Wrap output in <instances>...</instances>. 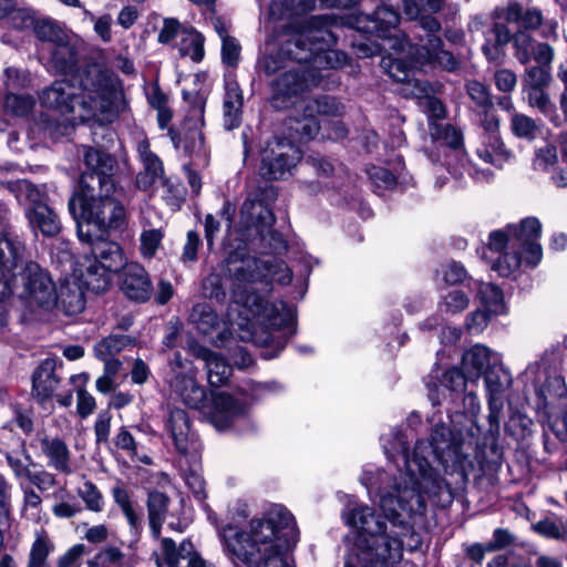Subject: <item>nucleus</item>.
I'll return each mask as SVG.
<instances>
[{"label":"nucleus","mask_w":567,"mask_h":567,"mask_svg":"<svg viewBox=\"0 0 567 567\" xmlns=\"http://www.w3.org/2000/svg\"><path fill=\"white\" fill-rule=\"evenodd\" d=\"M399 446L404 458L405 472L395 478L386 492L398 498V504L408 514H423L425 512L424 495L439 496L449 489L445 482L431 467L427 455L433 454L442 464L449 466L462 465L464 437L461 430L452 431L444 424H436L431 432V441H419L413 455L406 453V444L398 435Z\"/></svg>","instance_id":"1"},{"label":"nucleus","mask_w":567,"mask_h":567,"mask_svg":"<svg viewBox=\"0 0 567 567\" xmlns=\"http://www.w3.org/2000/svg\"><path fill=\"white\" fill-rule=\"evenodd\" d=\"M442 384L454 392L465 390L466 383L470 382L464 371L461 369H449L442 377Z\"/></svg>","instance_id":"60"},{"label":"nucleus","mask_w":567,"mask_h":567,"mask_svg":"<svg viewBox=\"0 0 567 567\" xmlns=\"http://www.w3.org/2000/svg\"><path fill=\"white\" fill-rule=\"evenodd\" d=\"M52 549L53 544L45 532L37 533L30 549L27 567H42Z\"/></svg>","instance_id":"41"},{"label":"nucleus","mask_w":567,"mask_h":567,"mask_svg":"<svg viewBox=\"0 0 567 567\" xmlns=\"http://www.w3.org/2000/svg\"><path fill=\"white\" fill-rule=\"evenodd\" d=\"M488 404V430L487 434L491 439L497 440L501 435V420L503 416L504 401L502 400H487Z\"/></svg>","instance_id":"49"},{"label":"nucleus","mask_w":567,"mask_h":567,"mask_svg":"<svg viewBox=\"0 0 567 567\" xmlns=\"http://www.w3.org/2000/svg\"><path fill=\"white\" fill-rule=\"evenodd\" d=\"M78 41L69 34L65 41H61L52 45L51 63L52 66L61 73H66L78 62Z\"/></svg>","instance_id":"32"},{"label":"nucleus","mask_w":567,"mask_h":567,"mask_svg":"<svg viewBox=\"0 0 567 567\" xmlns=\"http://www.w3.org/2000/svg\"><path fill=\"white\" fill-rule=\"evenodd\" d=\"M184 99L188 103L190 110L188 120L194 121V126L197 127L198 124H204V109H205V97L198 92H184Z\"/></svg>","instance_id":"54"},{"label":"nucleus","mask_w":567,"mask_h":567,"mask_svg":"<svg viewBox=\"0 0 567 567\" xmlns=\"http://www.w3.org/2000/svg\"><path fill=\"white\" fill-rule=\"evenodd\" d=\"M379 495L380 508L392 527L399 529L398 536H383L382 542L362 543L361 547H357V556L361 560L362 567H396L403 556L405 539L409 538L414 547L420 543L419 535L406 520V517L410 518L414 514L403 512L393 493L382 489Z\"/></svg>","instance_id":"6"},{"label":"nucleus","mask_w":567,"mask_h":567,"mask_svg":"<svg viewBox=\"0 0 567 567\" xmlns=\"http://www.w3.org/2000/svg\"><path fill=\"white\" fill-rule=\"evenodd\" d=\"M35 105V100L31 95L8 94L4 106L8 112L16 116H27Z\"/></svg>","instance_id":"47"},{"label":"nucleus","mask_w":567,"mask_h":567,"mask_svg":"<svg viewBox=\"0 0 567 567\" xmlns=\"http://www.w3.org/2000/svg\"><path fill=\"white\" fill-rule=\"evenodd\" d=\"M6 18L12 28L19 30L28 29L30 27L34 28L37 22L33 13L29 9L16 8V6L10 10Z\"/></svg>","instance_id":"58"},{"label":"nucleus","mask_w":567,"mask_h":567,"mask_svg":"<svg viewBox=\"0 0 567 567\" xmlns=\"http://www.w3.org/2000/svg\"><path fill=\"white\" fill-rule=\"evenodd\" d=\"M221 281V277L218 274L208 275L202 285L204 295L212 299L224 300L226 293Z\"/></svg>","instance_id":"63"},{"label":"nucleus","mask_w":567,"mask_h":567,"mask_svg":"<svg viewBox=\"0 0 567 567\" xmlns=\"http://www.w3.org/2000/svg\"><path fill=\"white\" fill-rule=\"evenodd\" d=\"M184 43H187V47L181 48V54L183 56H190V59L195 62L202 61L204 56V44L203 39L199 34H188L186 39L183 40Z\"/></svg>","instance_id":"61"},{"label":"nucleus","mask_w":567,"mask_h":567,"mask_svg":"<svg viewBox=\"0 0 567 567\" xmlns=\"http://www.w3.org/2000/svg\"><path fill=\"white\" fill-rule=\"evenodd\" d=\"M384 68L388 69L389 75L398 82H411L410 75L412 70L405 65L400 59L382 60Z\"/></svg>","instance_id":"64"},{"label":"nucleus","mask_w":567,"mask_h":567,"mask_svg":"<svg viewBox=\"0 0 567 567\" xmlns=\"http://www.w3.org/2000/svg\"><path fill=\"white\" fill-rule=\"evenodd\" d=\"M24 215L33 234L39 233L44 237H55L62 230V224L54 212L44 202L24 209Z\"/></svg>","instance_id":"19"},{"label":"nucleus","mask_w":567,"mask_h":567,"mask_svg":"<svg viewBox=\"0 0 567 567\" xmlns=\"http://www.w3.org/2000/svg\"><path fill=\"white\" fill-rule=\"evenodd\" d=\"M166 429L171 433L176 450L182 454H186L194 444L186 411L179 408L172 409L166 422Z\"/></svg>","instance_id":"26"},{"label":"nucleus","mask_w":567,"mask_h":567,"mask_svg":"<svg viewBox=\"0 0 567 567\" xmlns=\"http://www.w3.org/2000/svg\"><path fill=\"white\" fill-rule=\"evenodd\" d=\"M373 25L370 28L371 32L377 33L378 37L389 40V48L398 52L405 51V48H412L408 39L391 38L390 31L395 29L400 23V14L389 6L379 7L371 20Z\"/></svg>","instance_id":"20"},{"label":"nucleus","mask_w":567,"mask_h":567,"mask_svg":"<svg viewBox=\"0 0 567 567\" xmlns=\"http://www.w3.org/2000/svg\"><path fill=\"white\" fill-rule=\"evenodd\" d=\"M8 220V208L0 203V228ZM0 231V302L16 295L31 308L51 310L56 305V285L51 272L35 260L25 259Z\"/></svg>","instance_id":"4"},{"label":"nucleus","mask_w":567,"mask_h":567,"mask_svg":"<svg viewBox=\"0 0 567 567\" xmlns=\"http://www.w3.org/2000/svg\"><path fill=\"white\" fill-rule=\"evenodd\" d=\"M343 105L334 97L322 95L302 103V114L289 120L287 126L290 138L306 142L312 140L320 130L317 115H341Z\"/></svg>","instance_id":"12"},{"label":"nucleus","mask_w":567,"mask_h":567,"mask_svg":"<svg viewBox=\"0 0 567 567\" xmlns=\"http://www.w3.org/2000/svg\"><path fill=\"white\" fill-rule=\"evenodd\" d=\"M34 33L41 41L50 42L54 45L58 42L65 41L69 33L52 19H40L34 24Z\"/></svg>","instance_id":"40"},{"label":"nucleus","mask_w":567,"mask_h":567,"mask_svg":"<svg viewBox=\"0 0 567 567\" xmlns=\"http://www.w3.org/2000/svg\"><path fill=\"white\" fill-rule=\"evenodd\" d=\"M56 305L66 316H75L85 307L84 292L76 280H63L56 288Z\"/></svg>","instance_id":"28"},{"label":"nucleus","mask_w":567,"mask_h":567,"mask_svg":"<svg viewBox=\"0 0 567 567\" xmlns=\"http://www.w3.org/2000/svg\"><path fill=\"white\" fill-rule=\"evenodd\" d=\"M443 50L442 40L435 34H429L426 43L415 49L414 61L417 64L432 62L433 58Z\"/></svg>","instance_id":"50"},{"label":"nucleus","mask_w":567,"mask_h":567,"mask_svg":"<svg viewBox=\"0 0 567 567\" xmlns=\"http://www.w3.org/2000/svg\"><path fill=\"white\" fill-rule=\"evenodd\" d=\"M484 382L487 400L504 401L506 391L512 386V377L499 358H494L493 365L485 371Z\"/></svg>","instance_id":"29"},{"label":"nucleus","mask_w":567,"mask_h":567,"mask_svg":"<svg viewBox=\"0 0 567 567\" xmlns=\"http://www.w3.org/2000/svg\"><path fill=\"white\" fill-rule=\"evenodd\" d=\"M212 422L219 430H226L237 420L248 416L249 405L246 401L235 398L226 392L213 394Z\"/></svg>","instance_id":"17"},{"label":"nucleus","mask_w":567,"mask_h":567,"mask_svg":"<svg viewBox=\"0 0 567 567\" xmlns=\"http://www.w3.org/2000/svg\"><path fill=\"white\" fill-rule=\"evenodd\" d=\"M164 231L162 229H144L140 235V251L143 258L152 259L162 245Z\"/></svg>","instance_id":"45"},{"label":"nucleus","mask_w":567,"mask_h":567,"mask_svg":"<svg viewBox=\"0 0 567 567\" xmlns=\"http://www.w3.org/2000/svg\"><path fill=\"white\" fill-rule=\"evenodd\" d=\"M122 290L130 299L148 300L153 286L146 270L138 265H130L124 272Z\"/></svg>","instance_id":"25"},{"label":"nucleus","mask_w":567,"mask_h":567,"mask_svg":"<svg viewBox=\"0 0 567 567\" xmlns=\"http://www.w3.org/2000/svg\"><path fill=\"white\" fill-rule=\"evenodd\" d=\"M143 169L136 176V185L140 189L148 190L163 177L164 167L159 157L151 150L146 138L141 140L136 145Z\"/></svg>","instance_id":"21"},{"label":"nucleus","mask_w":567,"mask_h":567,"mask_svg":"<svg viewBox=\"0 0 567 567\" xmlns=\"http://www.w3.org/2000/svg\"><path fill=\"white\" fill-rule=\"evenodd\" d=\"M298 30L293 32H288L282 35L284 39L280 40V48L278 51H275V47L268 42L266 44V53L258 60V66L259 69L267 75H274L279 71H282L286 69L288 70V62L289 61H297V59L292 58L291 55L287 54L285 52V49L288 45V42H290L291 37L297 32Z\"/></svg>","instance_id":"27"},{"label":"nucleus","mask_w":567,"mask_h":567,"mask_svg":"<svg viewBox=\"0 0 567 567\" xmlns=\"http://www.w3.org/2000/svg\"><path fill=\"white\" fill-rule=\"evenodd\" d=\"M241 47L238 40L234 37L221 40V60L231 68L237 66L240 58Z\"/></svg>","instance_id":"59"},{"label":"nucleus","mask_w":567,"mask_h":567,"mask_svg":"<svg viewBox=\"0 0 567 567\" xmlns=\"http://www.w3.org/2000/svg\"><path fill=\"white\" fill-rule=\"evenodd\" d=\"M508 225L505 229L492 231L487 248L492 251L499 252L501 256L493 264V269L498 271L501 276H508L520 266V257L517 254V243L513 231Z\"/></svg>","instance_id":"15"},{"label":"nucleus","mask_w":567,"mask_h":567,"mask_svg":"<svg viewBox=\"0 0 567 567\" xmlns=\"http://www.w3.org/2000/svg\"><path fill=\"white\" fill-rule=\"evenodd\" d=\"M321 79L319 72H315L308 66L300 65L281 72L269 84L271 105L277 110L295 105L302 94L318 86Z\"/></svg>","instance_id":"9"},{"label":"nucleus","mask_w":567,"mask_h":567,"mask_svg":"<svg viewBox=\"0 0 567 567\" xmlns=\"http://www.w3.org/2000/svg\"><path fill=\"white\" fill-rule=\"evenodd\" d=\"M265 262L250 255L245 247L230 250L224 260L223 269L231 280V299L246 311L245 322H237L238 327L248 326L250 319H258L267 328L279 331L290 328L295 321V313L284 301L269 302L257 293L254 285L262 284L265 278Z\"/></svg>","instance_id":"3"},{"label":"nucleus","mask_w":567,"mask_h":567,"mask_svg":"<svg viewBox=\"0 0 567 567\" xmlns=\"http://www.w3.org/2000/svg\"><path fill=\"white\" fill-rule=\"evenodd\" d=\"M494 358H499L487 347L475 344L463 354L461 367L470 382H476L485 375V371L494 363Z\"/></svg>","instance_id":"24"},{"label":"nucleus","mask_w":567,"mask_h":567,"mask_svg":"<svg viewBox=\"0 0 567 567\" xmlns=\"http://www.w3.org/2000/svg\"><path fill=\"white\" fill-rule=\"evenodd\" d=\"M244 95L237 82L226 84V93L223 103L224 126L234 130L241 123Z\"/></svg>","instance_id":"30"},{"label":"nucleus","mask_w":567,"mask_h":567,"mask_svg":"<svg viewBox=\"0 0 567 567\" xmlns=\"http://www.w3.org/2000/svg\"><path fill=\"white\" fill-rule=\"evenodd\" d=\"M56 361L43 360L32 374V395L40 402L50 399L58 389L60 379L55 375Z\"/></svg>","instance_id":"23"},{"label":"nucleus","mask_w":567,"mask_h":567,"mask_svg":"<svg viewBox=\"0 0 567 567\" xmlns=\"http://www.w3.org/2000/svg\"><path fill=\"white\" fill-rule=\"evenodd\" d=\"M79 86L61 80L43 90V106L55 110L66 124H109L125 109L117 79L97 64L86 65L78 74Z\"/></svg>","instance_id":"2"},{"label":"nucleus","mask_w":567,"mask_h":567,"mask_svg":"<svg viewBox=\"0 0 567 567\" xmlns=\"http://www.w3.org/2000/svg\"><path fill=\"white\" fill-rule=\"evenodd\" d=\"M511 130L515 136L530 142L536 138L539 126L534 118L526 114L514 112L511 118Z\"/></svg>","instance_id":"43"},{"label":"nucleus","mask_w":567,"mask_h":567,"mask_svg":"<svg viewBox=\"0 0 567 567\" xmlns=\"http://www.w3.org/2000/svg\"><path fill=\"white\" fill-rule=\"evenodd\" d=\"M509 230L518 240L517 247L520 250H517V254L519 257L523 256L528 265L536 266L543 256L542 246L537 243L542 233L540 221L535 217H527L518 226H511Z\"/></svg>","instance_id":"16"},{"label":"nucleus","mask_w":567,"mask_h":567,"mask_svg":"<svg viewBox=\"0 0 567 567\" xmlns=\"http://www.w3.org/2000/svg\"><path fill=\"white\" fill-rule=\"evenodd\" d=\"M134 339L125 334L109 336L94 346L95 355L100 360L114 358L125 347L132 344Z\"/></svg>","instance_id":"35"},{"label":"nucleus","mask_w":567,"mask_h":567,"mask_svg":"<svg viewBox=\"0 0 567 567\" xmlns=\"http://www.w3.org/2000/svg\"><path fill=\"white\" fill-rule=\"evenodd\" d=\"M192 321L203 334L212 333L219 326V317L207 303H199L193 308Z\"/></svg>","instance_id":"37"},{"label":"nucleus","mask_w":567,"mask_h":567,"mask_svg":"<svg viewBox=\"0 0 567 567\" xmlns=\"http://www.w3.org/2000/svg\"><path fill=\"white\" fill-rule=\"evenodd\" d=\"M466 91L471 100L484 111L492 107L493 103L488 89L476 80L468 81L466 84Z\"/></svg>","instance_id":"53"},{"label":"nucleus","mask_w":567,"mask_h":567,"mask_svg":"<svg viewBox=\"0 0 567 567\" xmlns=\"http://www.w3.org/2000/svg\"><path fill=\"white\" fill-rule=\"evenodd\" d=\"M522 91L530 107L538 109L556 126L561 124L559 116L556 114V106L551 103L546 87H522Z\"/></svg>","instance_id":"33"},{"label":"nucleus","mask_w":567,"mask_h":567,"mask_svg":"<svg viewBox=\"0 0 567 567\" xmlns=\"http://www.w3.org/2000/svg\"><path fill=\"white\" fill-rule=\"evenodd\" d=\"M550 81V72L543 66L535 65L526 69L522 87H547Z\"/></svg>","instance_id":"52"},{"label":"nucleus","mask_w":567,"mask_h":567,"mask_svg":"<svg viewBox=\"0 0 567 567\" xmlns=\"http://www.w3.org/2000/svg\"><path fill=\"white\" fill-rule=\"evenodd\" d=\"M301 158V151L289 138L275 137L261 152L258 173L266 181L285 179Z\"/></svg>","instance_id":"11"},{"label":"nucleus","mask_w":567,"mask_h":567,"mask_svg":"<svg viewBox=\"0 0 567 567\" xmlns=\"http://www.w3.org/2000/svg\"><path fill=\"white\" fill-rule=\"evenodd\" d=\"M265 278L261 285H265V291L271 290L270 281H277L280 285H289L292 280V272L282 260H266Z\"/></svg>","instance_id":"39"},{"label":"nucleus","mask_w":567,"mask_h":567,"mask_svg":"<svg viewBox=\"0 0 567 567\" xmlns=\"http://www.w3.org/2000/svg\"><path fill=\"white\" fill-rule=\"evenodd\" d=\"M32 445L47 460L49 468L66 476L73 474L72 452L62 437L50 435L47 432H38Z\"/></svg>","instance_id":"14"},{"label":"nucleus","mask_w":567,"mask_h":567,"mask_svg":"<svg viewBox=\"0 0 567 567\" xmlns=\"http://www.w3.org/2000/svg\"><path fill=\"white\" fill-rule=\"evenodd\" d=\"M97 559L102 567H122L123 565H133L136 559L127 556L121 548L115 545H107L97 553Z\"/></svg>","instance_id":"44"},{"label":"nucleus","mask_w":567,"mask_h":567,"mask_svg":"<svg viewBox=\"0 0 567 567\" xmlns=\"http://www.w3.org/2000/svg\"><path fill=\"white\" fill-rule=\"evenodd\" d=\"M27 480L40 492L49 491L58 484L56 474L44 467L31 471Z\"/></svg>","instance_id":"56"},{"label":"nucleus","mask_w":567,"mask_h":567,"mask_svg":"<svg viewBox=\"0 0 567 567\" xmlns=\"http://www.w3.org/2000/svg\"><path fill=\"white\" fill-rule=\"evenodd\" d=\"M317 18L307 20L306 23L291 37L285 52L301 63H310L308 66L315 72L319 69H339L347 64L348 56L339 50L327 49L334 43L332 32L321 25H317Z\"/></svg>","instance_id":"8"},{"label":"nucleus","mask_w":567,"mask_h":567,"mask_svg":"<svg viewBox=\"0 0 567 567\" xmlns=\"http://www.w3.org/2000/svg\"><path fill=\"white\" fill-rule=\"evenodd\" d=\"M467 296L461 290L450 291L443 299L442 307L446 312L456 313L465 310L468 306Z\"/></svg>","instance_id":"62"},{"label":"nucleus","mask_w":567,"mask_h":567,"mask_svg":"<svg viewBox=\"0 0 567 567\" xmlns=\"http://www.w3.org/2000/svg\"><path fill=\"white\" fill-rule=\"evenodd\" d=\"M115 193L112 177L81 175L79 192L68 203L69 212L76 219L80 240L107 238L126 227L127 213Z\"/></svg>","instance_id":"5"},{"label":"nucleus","mask_w":567,"mask_h":567,"mask_svg":"<svg viewBox=\"0 0 567 567\" xmlns=\"http://www.w3.org/2000/svg\"><path fill=\"white\" fill-rule=\"evenodd\" d=\"M477 285V298L491 313L497 315L503 311V293L501 289L491 282H475Z\"/></svg>","instance_id":"38"},{"label":"nucleus","mask_w":567,"mask_h":567,"mask_svg":"<svg viewBox=\"0 0 567 567\" xmlns=\"http://www.w3.org/2000/svg\"><path fill=\"white\" fill-rule=\"evenodd\" d=\"M430 134L433 140L442 141L451 148H460L463 145L462 132L452 124H430Z\"/></svg>","instance_id":"42"},{"label":"nucleus","mask_w":567,"mask_h":567,"mask_svg":"<svg viewBox=\"0 0 567 567\" xmlns=\"http://www.w3.org/2000/svg\"><path fill=\"white\" fill-rule=\"evenodd\" d=\"M0 452L4 455L8 466L11 468L13 476L17 480L28 478L32 470L23 463L17 451L4 449L0 444Z\"/></svg>","instance_id":"57"},{"label":"nucleus","mask_w":567,"mask_h":567,"mask_svg":"<svg viewBox=\"0 0 567 567\" xmlns=\"http://www.w3.org/2000/svg\"><path fill=\"white\" fill-rule=\"evenodd\" d=\"M488 138L492 142V151H489L487 147L477 150V155L480 158L489 164H496L497 156H501L504 159L511 158V152L505 148L503 142L498 138L497 135H491Z\"/></svg>","instance_id":"55"},{"label":"nucleus","mask_w":567,"mask_h":567,"mask_svg":"<svg viewBox=\"0 0 567 567\" xmlns=\"http://www.w3.org/2000/svg\"><path fill=\"white\" fill-rule=\"evenodd\" d=\"M84 162L91 172H85L82 175H99L112 177L110 172L113 168L112 157L100 150L87 148L84 153Z\"/></svg>","instance_id":"36"},{"label":"nucleus","mask_w":567,"mask_h":567,"mask_svg":"<svg viewBox=\"0 0 567 567\" xmlns=\"http://www.w3.org/2000/svg\"><path fill=\"white\" fill-rule=\"evenodd\" d=\"M4 184L20 203H28L30 206L43 203L44 194L29 181H9Z\"/></svg>","instance_id":"34"},{"label":"nucleus","mask_w":567,"mask_h":567,"mask_svg":"<svg viewBox=\"0 0 567 567\" xmlns=\"http://www.w3.org/2000/svg\"><path fill=\"white\" fill-rule=\"evenodd\" d=\"M78 495L84 502L89 511L94 513L103 511V495L93 482L85 481L83 485L79 487Z\"/></svg>","instance_id":"46"},{"label":"nucleus","mask_w":567,"mask_h":567,"mask_svg":"<svg viewBox=\"0 0 567 567\" xmlns=\"http://www.w3.org/2000/svg\"><path fill=\"white\" fill-rule=\"evenodd\" d=\"M197 371H190L188 368L177 371L168 379L171 391L181 399V401L190 409L199 410L204 406L207 394L203 385L196 379Z\"/></svg>","instance_id":"18"},{"label":"nucleus","mask_w":567,"mask_h":567,"mask_svg":"<svg viewBox=\"0 0 567 567\" xmlns=\"http://www.w3.org/2000/svg\"><path fill=\"white\" fill-rule=\"evenodd\" d=\"M513 45L515 49V56L522 64H526L532 60V54L536 43L528 33L523 31L516 32L513 35Z\"/></svg>","instance_id":"48"},{"label":"nucleus","mask_w":567,"mask_h":567,"mask_svg":"<svg viewBox=\"0 0 567 567\" xmlns=\"http://www.w3.org/2000/svg\"><path fill=\"white\" fill-rule=\"evenodd\" d=\"M169 497L159 491H151L147 496V516L152 535L155 539L161 536V529L168 512Z\"/></svg>","instance_id":"31"},{"label":"nucleus","mask_w":567,"mask_h":567,"mask_svg":"<svg viewBox=\"0 0 567 567\" xmlns=\"http://www.w3.org/2000/svg\"><path fill=\"white\" fill-rule=\"evenodd\" d=\"M194 355L205 362L207 382L212 388H220L227 384L233 368L225 358L204 347L195 348Z\"/></svg>","instance_id":"22"},{"label":"nucleus","mask_w":567,"mask_h":567,"mask_svg":"<svg viewBox=\"0 0 567 567\" xmlns=\"http://www.w3.org/2000/svg\"><path fill=\"white\" fill-rule=\"evenodd\" d=\"M81 241L91 246L95 259L86 269V284L96 291L106 289L110 284L109 272H117L126 265L122 247L109 237Z\"/></svg>","instance_id":"10"},{"label":"nucleus","mask_w":567,"mask_h":567,"mask_svg":"<svg viewBox=\"0 0 567 567\" xmlns=\"http://www.w3.org/2000/svg\"><path fill=\"white\" fill-rule=\"evenodd\" d=\"M558 161L556 146L547 144L535 151L533 159V168L539 172H547L549 167L554 166Z\"/></svg>","instance_id":"51"},{"label":"nucleus","mask_w":567,"mask_h":567,"mask_svg":"<svg viewBox=\"0 0 567 567\" xmlns=\"http://www.w3.org/2000/svg\"><path fill=\"white\" fill-rule=\"evenodd\" d=\"M348 525L359 532L355 546L361 547L362 543L382 542L383 536H398L399 529L392 527L368 505H360L351 508L344 514ZM388 522H390L388 519Z\"/></svg>","instance_id":"13"},{"label":"nucleus","mask_w":567,"mask_h":567,"mask_svg":"<svg viewBox=\"0 0 567 567\" xmlns=\"http://www.w3.org/2000/svg\"><path fill=\"white\" fill-rule=\"evenodd\" d=\"M278 189L274 185L264 184L252 187L240 207L239 228L243 240H259L265 248L280 251L286 248L280 233L274 229L276 217L272 204L277 200Z\"/></svg>","instance_id":"7"}]
</instances>
